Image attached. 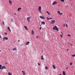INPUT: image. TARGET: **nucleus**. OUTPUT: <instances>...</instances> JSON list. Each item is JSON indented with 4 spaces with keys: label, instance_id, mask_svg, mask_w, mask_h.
I'll use <instances>...</instances> for the list:
<instances>
[{
    "label": "nucleus",
    "instance_id": "38",
    "mask_svg": "<svg viewBox=\"0 0 75 75\" xmlns=\"http://www.w3.org/2000/svg\"><path fill=\"white\" fill-rule=\"evenodd\" d=\"M38 65L39 66H40V63H38Z\"/></svg>",
    "mask_w": 75,
    "mask_h": 75
},
{
    "label": "nucleus",
    "instance_id": "37",
    "mask_svg": "<svg viewBox=\"0 0 75 75\" xmlns=\"http://www.w3.org/2000/svg\"><path fill=\"white\" fill-rule=\"evenodd\" d=\"M60 37H61V38H62L63 37L62 35H60Z\"/></svg>",
    "mask_w": 75,
    "mask_h": 75
},
{
    "label": "nucleus",
    "instance_id": "31",
    "mask_svg": "<svg viewBox=\"0 0 75 75\" xmlns=\"http://www.w3.org/2000/svg\"><path fill=\"white\" fill-rule=\"evenodd\" d=\"M7 28L8 29V30H10V28L8 26L7 27Z\"/></svg>",
    "mask_w": 75,
    "mask_h": 75
},
{
    "label": "nucleus",
    "instance_id": "45",
    "mask_svg": "<svg viewBox=\"0 0 75 75\" xmlns=\"http://www.w3.org/2000/svg\"><path fill=\"white\" fill-rule=\"evenodd\" d=\"M36 38H38V36H36Z\"/></svg>",
    "mask_w": 75,
    "mask_h": 75
},
{
    "label": "nucleus",
    "instance_id": "12",
    "mask_svg": "<svg viewBox=\"0 0 75 75\" xmlns=\"http://www.w3.org/2000/svg\"><path fill=\"white\" fill-rule=\"evenodd\" d=\"M13 50H17V49L16 48H15L13 49Z\"/></svg>",
    "mask_w": 75,
    "mask_h": 75
},
{
    "label": "nucleus",
    "instance_id": "35",
    "mask_svg": "<svg viewBox=\"0 0 75 75\" xmlns=\"http://www.w3.org/2000/svg\"><path fill=\"white\" fill-rule=\"evenodd\" d=\"M23 75H25V74L24 72H23Z\"/></svg>",
    "mask_w": 75,
    "mask_h": 75
},
{
    "label": "nucleus",
    "instance_id": "19",
    "mask_svg": "<svg viewBox=\"0 0 75 75\" xmlns=\"http://www.w3.org/2000/svg\"><path fill=\"white\" fill-rule=\"evenodd\" d=\"M73 63L71 62L70 63V65L71 66V65H72Z\"/></svg>",
    "mask_w": 75,
    "mask_h": 75
},
{
    "label": "nucleus",
    "instance_id": "18",
    "mask_svg": "<svg viewBox=\"0 0 75 75\" xmlns=\"http://www.w3.org/2000/svg\"><path fill=\"white\" fill-rule=\"evenodd\" d=\"M46 12L48 14V15H50V13H49L48 11H46Z\"/></svg>",
    "mask_w": 75,
    "mask_h": 75
},
{
    "label": "nucleus",
    "instance_id": "27",
    "mask_svg": "<svg viewBox=\"0 0 75 75\" xmlns=\"http://www.w3.org/2000/svg\"><path fill=\"white\" fill-rule=\"evenodd\" d=\"M1 67H2V65L1 64L0 65V70L1 69Z\"/></svg>",
    "mask_w": 75,
    "mask_h": 75
},
{
    "label": "nucleus",
    "instance_id": "33",
    "mask_svg": "<svg viewBox=\"0 0 75 75\" xmlns=\"http://www.w3.org/2000/svg\"><path fill=\"white\" fill-rule=\"evenodd\" d=\"M57 13H60V11H57Z\"/></svg>",
    "mask_w": 75,
    "mask_h": 75
},
{
    "label": "nucleus",
    "instance_id": "43",
    "mask_svg": "<svg viewBox=\"0 0 75 75\" xmlns=\"http://www.w3.org/2000/svg\"><path fill=\"white\" fill-rule=\"evenodd\" d=\"M53 29L55 30V28L53 27Z\"/></svg>",
    "mask_w": 75,
    "mask_h": 75
},
{
    "label": "nucleus",
    "instance_id": "5",
    "mask_svg": "<svg viewBox=\"0 0 75 75\" xmlns=\"http://www.w3.org/2000/svg\"><path fill=\"white\" fill-rule=\"evenodd\" d=\"M57 3L56 1H54L53 2V3L52 4V5H54L55 4H57Z\"/></svg>",
    "mask_w": 75,
    "mask_h": 75
},
{
    "label": "nucleus",
    "instance_id": "15",
    "mask_svg": "<svg viewBox=\"0 0 75 75\" xmlns=\"http://www.w3.org/2000/svg\"><path fill=\"white\" fill-rule=\"evenodd\" d=\"M32 34L33 35L34 34V31L33 30H32Z\"/></svg>",
    "mask_w": 75,
    "mask_h": 75
},
{
    "label": "nucleus",
    "instance_id": "2",
    "mask_svg": "<svg viewBox=\"0 0 75 75\" xmlns=\"http://www.w3.org/2000/svg\"><path fill=\"white\" fill-rule=\"evenodd\" d=\"M39 17H40V18H41V19H42V20H44V19H45V17H44V16H39Z\"/></svg>",
    "mask_w": 75,
    "mask_h": 75
},
{
    "label": "nucleus",
    "instance_id": "30",
    "mask_svg": "<svg viewBox=\"0 0 75 75\" xmlns=\"http://www.w3.org/2000/svg\"><path fill=\"white\" fill-rule=\"evenodd\" d=\"M72 57H75V54H73L72 55Z\"/></svg>",
    "mask_w": 75,
    "mask_h": 75
},
{
    "label": "nucleus",
    "instance_id": "13",
    "mask_svg": "<svg viewBox=\"0 0 75 75\" xmlns=\"http://www.w3.org/2000/svg\"><path fill=\"white\" fill-rule=\"evenodd\" d=\"M3 38H4V39H5V40H8V38H6V37H4Z\"/></svg>",
    "mask_w": 75,
    "mask_h": 75
},
{
    "label": "nucleus",
    "instance_id": "26",
    "mask_svg": "<svg viewBox=\"0 0 75 75\" xmlns=\"http://www.w3.org/2000/svg\"><path fill=\"white\" fill-rule=\"evenodd\" d=\"M69 44L70 45H71L73 46V44L71 43H70L69 42Z\"/></svg>",
    "mask_w": 75,
    "mask_h": 75
},
{
    "label": "nucleus",
    "instance_id": "40",
    "mask_svg": "<svg viewBox=\"0 0 75 75\" xmlns=\"http://www.w3.org/2000/svg\"><path fill=\"white\" fill-rule=\"evenodd\" d=\"M39 29H40V30H41V27H40V28H39Z\"/></svg>",
    "mask_w": 75,
    "mask_h": 75
},
{
    "label": "nucleus",
    "instance_id": "56",
    "mask_svg": "<svg viewBox=\"0 0 75 75\" xmlns=\"http://www.w3.org/2000/svg\"><path fill=\"white\" fill-rule=\"evenodd\" d=\"M66 69H68V68H67H67H66Z\"/></svg>",
    "mask_w": 75,
    "mask_h": 75
},
{
    "label": "nucleus",
    "instance_id": "48",
    "mask_svg": "<svg viewBox=\"0 0 75 75\" xmlns=\"http://www.w3.org/2000/svg\"><path fill=\"white\" fill-rule=\"evenodd\" d=\"M67 51H69V49H67Z\"/></svg>",
    "mask_w": 75,
    "mask_h": 75
},
{
    "label": "nucleus",
    "instance_id": "32",
    "mask_svg": "<svg viewBox=\"0 0 75 75\" xmlns=\"http://www.w3.org/2000/svg\"><path fill=\"white\" fill-rule=\"evenodd\" d=\"M65 25H66V26L67 27H68L67 24H66Z\"/></svg>",
    "mask_w": 75,
    "mask_h": 75
},
{
    "label": "nucleus",
    "instance_id": "53",
    "mask_svg": "<svg viewBox=\"0 0 75 75\" xmlns=\"http://www.w3.org/2000/svg\"><path fill=\"white\" fill-rule=\"evenodd\" d=\"M65 25H64V27H65Z\"/></svg>",
    "mask_w": 75,
    "mask_h": 75
},
{
    "label": "nucleus",
    "instance_id": "46",
    "mask_svg": "<svg viewBox=\"0 0 75 75\" xmlns=\"http://www.w3.org/2000/svg\"><path fill=\"white\" fill-rule=\"evenodd\" d=\"M22 73H24V71H22Z\"/></svg>",
    "mask_w": 75,
    "mask_h": 75
},
{
    "label": "nucleus",
    "instance_id": "1",
    "mask_svg": "<svg viewBox=\"0 0 75 75\" xmlns=\"http://www.w3.org/2000/svg\"><path fill=\"white\" fill-rule=\"evenodd\" d=\"M54 28H55V29L57 30V31H59V28H57V26L55 25L54 26Z\"/></svg>",
    "mask_w": 75,
    "mask_h": 75
},
{
    "label": "nucleus",
    "instance_id": "4",
    "mask_svg": "<svg viewBox=\"0 0 75 75\" xmlns=\"http://www.w3.org/2000/svg\"><path fill=\"white\" fill-rule=\"evenodd\" d=\"M27 20L28 21V22H29L30 21V17H28V18H27Z\"/></svg>",
    "mask_w": 75,
    "mask_h": 75
},
{
    "label": "nucleus",
    "instance_id": "47",
    "mask_svg": "<svg viewBox=\"0 0 75 75\" xmlns=\"http://www.w3.org/2000/svg\"><path fill=\"white\" fill-rule=\"evenodd\" d=\"M61 33H62V35H63V33H62V32H61Z\"/></svg>",
    "mask_w": 75,
    "mask_h": 75
},
{
    "label": "nucleus",
    "instance_id": "3",
    "mask_svg": "<svg viewBox=\"0 0 75 75\" xmlns=\"http://www.w3.org/2000/svg\"><path fill=\"white\" fill-rule=\"evenodd\" d=\"M3 69H6V67H5L3 66L1 67V69L2 70H3Z\"/></svg>",
    "mask_w": 75,
    "mask_h": 75
},
{
    "label": "nucleus",
    "instance_id": "55",
    "mask_svg": "<svg viewBox=\"0 0 75 75\" xmlns=\"http://www.w3.org/2000/svg\"><path fill=\"white\" fill-rule=\"evenodd\" d=\"M23 45V44H22L21 45V46H22Z\"/></svg>",
    "mask_w": 75,
    "mask_h": 75
},
{
    "label": "nucleus",
    "instance_id": "28",
    "mask_svg": "<svg viewBox=\"0 0 75 75\" xmlns=\"http://www.w3.org/2000/svg\"><path fill=\"white\" fill-rule=\"evenodd\" d=\"M39 12H40V13H42L41 11V10H39Z\"/></svg>",
    "mask_w": 75,
    "mask_h": 75
},
{
    "label": "nucleus",
    "instance_id": "14",
    "mask_svg": "<svg viewBox=\"0 0 75 75\" xmlns=\"http://www.w3.org/2000/svg\"><path fill=\"white\" fill-rule=\"evenodd\" d=\"M24 27L25 28V29L26 30H28V28H27V27H26V26H24Z\"/></svg>",
    "mask_w": 75,
    "mask_h": 75
},
{
    "label": "nucleus",
    "instance_id": "54",
    "mask_svg": "<svg viewBox=\"0 0 75 75\" xmlns=\"http://www.w3.org/2000/svg\"><path fill=\"white\" fill-rule=\"evenodd\" d=\"M6 64H7V63H6Z\"/></svg>",
    "mask_w": 75,
    "mask_h": 75
},
{
    "label": "nucleus",
    "instance_id": "8",
    "mask_svg": "<svg viewBox=\"0 0 75 75\" xmlns=\"http://www.w3.org/2000/svg\"><path fill=\"white\" fill-rule=\"evenodd\" d=\"M41 6H39L38 8V10H41Z\"/></svg>",
    "mask_w": 75,
    "mask_h": 75
},
{
    "label": "nucleus",
    "instance_id": "22",
    "mask_svg": "<svg viewBox=\"0 0 75 75\" xmlns=\"http://www.w3.org/2000/svg\"><path fill=\"white\" fill-rule=\"evenodd\" d=\"M42 23L44 24H45V22L42 21Z\"/></svg>",
    "mask_w": 75,
    "mask_h": 75
},
{
    "label": "nucleus",
    "instance_id": "51",
    "mask_svg": "<svg viewBox=\"0 0 75 75\" xmlns=\"http://www.w3.org/2000/svg\"><path fill=\"white\" fill-rule=\"evenodd\" d=\"M59 75H62V74H59Z\"/></svg>",
    "mask_w": 75,
    "mask_h": 75
},
{
    "label": "nucleus",
    "instance_id": "41",
    "mask_svg": "<svg viewBox=\"0 0 75 75\" xmlns=\"http://www.w3.org/2000/svg\"><path fill=\"white\" fill-rule=\"evenodd\" d=\"M47 20H49V18H47Z\"/></svg>",
    "mask_w": 75,
    "mask_h": 75
},
{
    "label": "nucleus",
    "instance_id": "34",
    "mask_svg": "<svg viewBox=\"0 0 75 75\" xmlns=\"http://www.w3.org/2000/svg\"><path fill=\"white\" fill-rule=\"evenodd\" d=\"M59 14L60 15H62V13H59Z\"/></svg>",
    "mask_w": 75,
    "mask_h": 75
},
{
    "label": "nucleus",
    "instance_id": "21",
    "mask_svg": "<svg viewBox=\"0 0 75 75\" xmlns=\"http://www.w3.org/2000/svg\"><path fill=\"white\" fill-rule=\"evenodd\" d=\"M8 75H12L11 74V72H10L8 73Z\"/></svg>",
    "mask_w": 75,
    "mask_h": 75
},
{
    "label": "nucleus",
    "instance_id": "16",
    "mask_svg": "<svg viewBox=\"0 0 75 75\" xmlns=\"http://www.w3.org/2000/svg\"><path fill=\"white\" fill-rule=\"evenodd\" d=\"M30 43V42H27V43L25 44L26 45H28V44Z\"/></svg>",
    "mask_w": 75,
    "mask_h": 75
},
{
    "label": "nucleus",
    "instance_id": "29",
    "mask_svg": "<svg viewBox=\"0 0 75 75\" xmlns=\"http://www.w3.org/2000/svg\"><path fill=\"white\" fill-rule=\"evenodd\" d=\"M52 18H49V20H52Z\"/></svg>",
    "mask_w": 75,
    "mask_h": 75
},
{
    "label": "nucleus",
    "instance_id": "50",
    "mask_svg": "<svg viewBox=\"0 0 75 75\" xmlns=\"http://www.w3.org/2000/svg\"><path fill=\"white\" fill-rule=\"evenodd\" d=\"M3 40H4V38H3Z\"/></svg>",
    "mask_w": 75,
    "mask_h": 75
},
{
    "label": "nucleus",
    "instance_id": "20",
    "mask_svg": "<svg viewBox=\"0 0 75 75\" xmlns=\"http://www.w3.org/2000/svg\"><path fill=\"white\" fill-rule=\"evenodd\" d=\"M45 69L46 70H47V66H46L45 67Z\"/></svg>",
    "mask_w": 75,
    "mask_h": 75
},
{
    "label": "nucleus",
    "instance_id": "49",
    "mask_svg": "<svg viewBox=\"0 0 75 75\" xmlns=\"http://www.w3.org/2000/svg\"><path fill=\"white\" fill-rule=\"evenodd\" d=\"M9 30L10 31H11V30L10 29L8 30Z\"/></svg>",
    "mask_w": 75,
    "mask_h": 75
},
{
    "label": "nucleus",
    "instance_id": "6",
    "mask_svg": "<svg viewBox=\"0 0 75 75\" xmlns=\"http://www.w3.org/2000/svg\"><path fill=\"white\" fill-rule=\"evenodd\" d=\"M51 21H52V22H51V23L54 24V22H55V21L54 20H52Z\"/></svg>",
    "mask_w": 75,
    "mask_h": 75
},
{
    "label": "nucleus",
    "instance_id": "23",
    "mask_svg": "<svg viewBox=\"0 0 75 75\" xmlns=\"http://www.w3.org/2000/svg\"><path fill=\"white\" fill-rule=\"evenodd\" d=\"M11 22H13V20L12 18L11 19Z\"/></svg>",
    "mask_w": 75,
    "mask_h": 75
},
{
    "label": "nucleus",
    "instance_id": "57",
    "mask_svg": "<svg viewBox=\"0 0 75 75\" xmlns=\"http://www.w3.org/2000/svg\"><path fill=\"white\" fill-rule=\"evenodd\" d=\"M40 26L41 27V25H40Z\"/></svg>",
    "mask_w": 75,
    "mask_h": 75
},
{
    "label": "nucleus",
    "instance_id": "42",
    "mask_svg": "<svg viewBox=\"0 0 75 75\" xmlns=\"http://www.w3.org/2000/svg\"><path fill=\"white\" fill-rule=\"evenodd\" d=\"M20 42V40H18V42Z\"/></svg>",
    "mask_w": 75,
    "mask_h": 75
},
{
    "label": "nucleus",
    "instance_id": "36",
    "mask_svg": "<svg viewBox=\"0 0 75 75\" xmlns=\"http://www.w3.org/2000/svg\"><path fill=\"white\" fill-rule=\"evenodd\" d=\"M7 33H5V35H7Z\"/></svg>",
    "mask_w": 75,
    "mask_h": 75
},
{
    "label": "nucleus",
    "instance_id": "52",
    "mask_svg": "<svg viewBox=\"0 0 75 75\" xmlns=\"http://www.w3.org/2000/svg\"><path fill=\"white\" fill-rule=\"evenodd\" d=\"M0 52H1V50H0Z\"/></svg>",
    "mask_w": 75,
    "mask_h": 75
},
{
    "label": "nucleus",
    "instance_id": "10",
    "mask_svg": "<svg viewBox=\"0 0 75 75\" xmlns=\"http://www.w3.org/2000/svg\"><path fill=\"white\" fill-rule=\"evenodd\" d=\"M43 55L41 56V59L42 60H43L44 59V58H43Z\"/></svg>",
    "mask_w": 75,
    "mask_h": 75
},
{
    "label": "nucleus",
    "instance_id": "24",
    "mask_svg": "<svg viewBox=\"0 0 75 75\" xmlns=\"http://www.w3.org/2000/svg\"><path fill=\"white\" fill-rule=\"evenodd\" d=\"M2 23H3V25H5V24H4V21H3L2 22Z\"/></svg>",
    "mask_w": 75,
    "mask_h": 75
},
{
    "label": "nucleus",
    "instance_id": "25",
    "mask_svg": "<svg viewBox=\"0 0 75 75\" xmlns=\"http://www.w3.org/2000/svg\"><path fill=\"white\" fill-rule=\"evenodd\" d=\"M61 2H64V0H60Z\"/></svg>",
    "mask_w": 75,
    "mask_h": 75
},
{
    "label": "nucleus",
    "instance_id": "44",
    "mask_svg": "<svg viewBox=\"0 0 75 75\" xmlns=\"http://www.w3.org/2000/svg\"><path fill=\"white\" fill-rule=\"evenodd\" d=\"M68 36H69V37H70V36H71V35H68Z\"/></svg>",
    "mask_w": 75,
    "mask_h": 75
},
{
    "label": "nucleus",
    "instance_id": "9",
    "mask_svg": "<svg viewBox=\"0 0 75 75\" xmlns=\"http://www.w3.org/2000/svg\"><path fill=\"white\" fill-rule=\"evenodd\" d=\"M9 3L11 5L12 4V1L10 0L9 1Z\"/></svg>",
    "mask_w": 75,
    "mask_h": 75
},
{
    "label": "nucleus",
    "instance_id": "17",
    "mask_svg": "<svg viewBox=\"0 0 75 75\" xmlns=\"http://www.w3.org/2000/svg\"><path fill=\"white\" fill-rule=\"evenodd\" d=\"M63 75H65V73L64 71H63Z\"/></svg>",
    "mask_w": 75,
    "mask_h": 75
},
{
    "label": "nucleus",
    "instance_id": "39",
    "mask_svg": "<svg viewBox=\"0 0 75 75\" xmlns=\"http://www.w3.org/2000/svg\"><path fill=\"white\" fill-rule=\"evenodd\" d=\"M0 38H1V39H2V37H1V35H0Z\"/></svg>",
    "mask_w": 75,
    "mask_h": 75
},
{
    "label": "nucleus",
    "instance_id": "7",
    "mask_svg": "<svg viewBox=\"0 0 75 75\" xmlns=\"http://www.w3.org/2000/svg\"><path fill=\"white\" fill-rule=\"evenodd\" d=\"M21 8H18V11H19V12H20V10H21Z\"/></svg>",
    "mask_w": 75,
    "mask_h": 75
},
{
    "label": "nucleus",
    "instance_id": "11",
    "mask_svg": "<svg viewBox=\"0 0 75 75\" xmlns=\"http://www.w3.org/2000/svg\"><path fill=\"white\" fill-rule=\"evenodd\" d=\"M52 67H53V69H56L55 66L54 65H52Z\"/></svg>",
    "mask_w": 75,
    "mask_h": 75
}]
</instances>
